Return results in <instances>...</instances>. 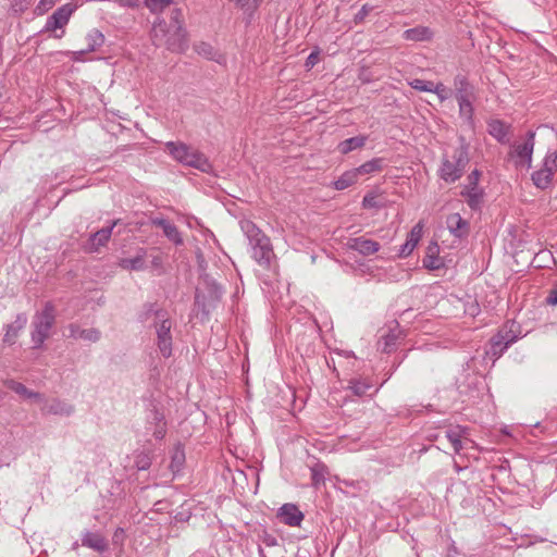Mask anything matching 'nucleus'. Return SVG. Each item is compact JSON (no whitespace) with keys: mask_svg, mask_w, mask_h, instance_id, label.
<instances>
[{"mask_svg":"<svg viewBox=\"0 0 557 557\" xmlns=\"http://www.w3.org/2000/svg\"><path fill=\"white\" fill-rule=\"evenodd\" d=\"M373 11V7L366 3L361 7L358 13L354 16V23L356 25L364 22L366 17Z\"/></svg>","mask_w":557,"mask_h":557,"instance_id":"a19ab883","label":"nucleus"},{"mask_svg":"<svg viewBox=\"0 0 557 557\" xmlns=\"http://www.w3.org/2000/svg\"><path fill=\"white\" fill-rule=\"evenodd\" d=\"M159 312H166L164 309L158 308L156 304H146L143 308V312L140 313V320L141 322H147L150 319H153L154 321H158V314Z\"/></svg>","mask_w":557,"mask_h":557,"instance_id":"f704fd0d","label":"nucleus"},{"mask_svg":"<svg viewBox=\"0 0 557 557\" xmlns=\"http://www.w3.org/2000/svg\"><path fill=\"white\" fill-rule=\"evenodd\" d=\"M431 92L436 94L442 102L447 100L451 95V90L447 88L443 83L433 84Z\"/></svg>","mask_w":557,"mask_h":557,"instance_id":"ea45409f","label":"nucleus"},{"mask_svg":"<svg viewBox=\"0 0 557 557\" xmlns=\"http://www.w3.org/2000/svg\"><path fill=\"white\" fill-rule=\"evenodd\" d=\"M346 246L348 249L358 251L364 257L376 253L381 248L377 242L364 236L348 238Z\"/></svg>","mask_w":557,"mask_h":557,"instance_id":"9d476101","label":"nucleus"},{"mask_svg":"<svg viewBox=\"0 0 557 557\" xmlns=\"http://www.w3.org/2000/svg\"><path fill=\"white\" fill-rule=\"evenodd\" d=\"M242 230L249 239L252 258L263 268H269L274 257L270 238L251 221L242 222Z\"/></svg>","mask_w":557,"mask_h":557,"instance_id":"f03ea898","label":"nucleus"},{"mask_svg":"<svg viewBox=\"0 0 557 557\" xmlns=\"http://www.w3.org/2000/svg\"><path fill=\"white\" fill-rule=\"evenodd\" d=\"M511 131V125L506 124L505 122L493 119L487 122V132L494 137L498 143L506 144L509 141V134Z\"/></svg>","mask_w":557,"mask_h":557,"instance_id":"f8f14e48","label":"nucleus"},{"mask_svg":"<svg viewBox=\"0 0 557 557\" xmlns=\"http://www.w3.org/2000/svg\"><path fill=\"white\" fill-rule=\"evenodd\" d=\"M115 225H116V221H114L112 223V225H110L108 227H103V228L97 231L96 233H94L88 240L87 249L90 252H94V251H98L100 249V247L106 246L112 235V231Z\"/></svg>","mask_w":557,"mask_h":557,"instance_id":"4468645a","label":"nucleus"},{"mask_svg":"<svg viewBox=\"0 0 557 557\" xmlns=\"http://www.w3.org/2000/svg\"><path fill=\"white\" fill-rule=\"evenodd\" d=\"M454 87H455V98L458 99H468V98H476L475 88L473 85L469 83L465 75H457L454 78Z\"/></svg>","mask_w":557,"mask_h":557,"instance_id":"2eb2a0df","label":"nucleus"},{"mask_svg":"<svg viewBox=\"0 0 557 557\" xmlns=\"http://www.w3.org/2000/svg\"><path fill=\"white\" fill-rule=\"evenodd\" d=\"M480 177L481 172L479 170H473L468 175V184L461 191V195L467 198L468 206L473 210L480 209L483 201V190L478 186Z\"/></svg>","mask_w":557,"mask_h":557,"instance_id":"1a4fd4ad","label":"nucleus"},{"mask_svg":"<svg viewBox=\"0 0 557 557\" xmlns=\"http://www.w3.org/2000/svg\"><path fill=\"white\" fill-rule=\"evenodd\" d=\"M149 424L151 425L152 434L157 440L164 437L166 433V423L164 421V416L161 412L154 411L149 420Z\"/></svg>","mask_w":557,"mask_h":557,"instance_id":"bb28decb","label":"nucleus"},{"mask_svg":"<svg viewBox=\"0 0 557 557\" xmlns=\"http://www.w3.org/2000/svg\"><path fill=\"white\" fill-rule=\"evenodd\" d=\"M318 62H319V52H318V51H312V52L308 55V58H307V60H306V64H305V65H306L308 69H311V67H313Z\"/></svg>","mask_w":557,"mask_h":557,"instance_id":"de8ad7c7","label":"nucleus"},{"mask_svg":"<svg viewBox=\"0 0 557 557\" xmlns=\"http://www.w3.org/2000/svg\"><path fill=\"white\" fill-rule=\"evenodd\" d=\"M184 15L181 9L171 12L170 21H157L151 29L154 46L166 47L172 52H182L187 47L186 30L183 26Z\"/></svg>","mask_w":557,"mask_h":557,"instance_id":"f257e3e1","label":"nucleus"},{"mask_svg":"<svg viewBox=\"0 0 557 557\" xmlns=\"http://www.w3.org/2000/svg\"><path fill=\"white\" fill-rule=\"evenodd\" d=\"M476 100V98H468V99H458V106H459V115L461 119H463L469 126H473V114H474V108L473 102Z\"/></svg>","mask_w":557,"mask_h":557,"instance_id":"a878e982","label":"nucleus"},{"mask_svg":"<svg viewBox=\"0 0 557 557\" xmlns=\"http://www.w3.org/2000/svg\"><path fill=\"white\" fill-rule=\"evenodd\" d=\"M358 174L356 170L346 171L338 180L334 182V187L337 190H344L357 182Z\"/></svg>","mask_w":557,"mask_h":557,"instance_id":"2f4dec72","label":"nucleus"},{"mask_svg":"<svg viewBox=\"0 0 557 557\" xmlns=\"http://www.w3.org/2000/svg\"><path fill=\"white\" fill-rule=\"evenodd\" d=\"M146 250L140 248L137 255L133 258H123L119 261V267L124 270L140 271L145 269Z\"/></svg>","mask_w":557,"mask_h":557,"instance_id":"4be33fe9","label":"nucleus"},{"mask_svg":"<svg viewBox=\"0 0 557 557\" xmlns=\"http://www.w3.org/2000/svg\"><path fill=\"white\" fill-rule=\"evenodd\" d=\"M120 5L122 7H137L140 2V0H116Z\"/></svg>","mask_w":557,"mask_h":557,"instance_id":"603ef678","label":"nucleus"},{"mask_svg":"<svg viewBox=\"0 0 557 557\" xmlns=\"http://www.w3.org/2000/svg\"><path fill=\"white\" fill-rule=\"evenodd\" d=\"M55 322V308L52 302L47 301L40 312L33 318L32 341L35 347H40L49 337L50 331Z\"/></svg>","mask_w":557,"mask_h":557,"instance_id":"20e7f679","label":"nucleus"},{"mask_svg":"<svg viewBox=\"0 0 557 557\" xmlns=\"http://www.w3.org/2000/svg\"><path fill=\"white\" fill-rule=\"evenodd\" d=\"M137 466L139 469L145 470L148 467V460L146 457L137 461Z\"/></svg>","mask_w":557,"mask_h":557,"instance_id":"864d4df0","label":"nucleus"},{"mask_svg":"<svg viewBox=\"0 0 557 557\" xmlns=\"http://www.w3.org/2000/svg\"><path fill=\"white\" fill-rule=\"evenodd\" d=\"M382 341L383 342H380V345L383 344L382 351L386 352V354H391L397 345L398 335L395 333H389V334L383 336Z\"/></svg>","mask_w":557,"mask_h":557,"instance_id":"e433bc0d","label":"nucleus"},{"mask_svg":"<svg viewBox=\"0 0 557 557\" xmlns=\"http://www.w3.org/2000/svg\"><path fill=\"white\" fill-rule=\"evenodd\" d=\"M13 387H14L15 392L20 395H24V396H28V397L37 396L36 394L28 393L25 385L18 384V385H13Z\"/></svg>","mask_w":557,"mask_h":557,"instance_id":"8fccbe9b","label":"nucleus"},{"mask_svg":"<svg viewBox=\"0 0 557 557\" xmlns=\"http://www.w3.org/2000/svg\"><path fill=\"white\" fill-rule=\"evenodd\" d=\"M546 304L549 306L557 305V283L548 290V295L546 297Z\"/></svg>","mask_w":557,"mask_h":557,"instance_id":"49530a36","label":"nucleus"},{"mask_svg":"<svg viewBox=\"0 0 557 557\" xmlns=\"http://www.w3.org/2000/svg\"><path fill=\"white\" fill-rule=\"evenodd\" d=\"M263 0H236L238 7L246 13L252 14Z\"/></svg>","mask_w":557,"mask_h":557,"instance_id":"4c0bfd02","label":"nucleus"},{"mask_svg":"<svg viewBox=\"0 0 557 557\" xmlns=\"http://www.w3.org/2000/svg\"><path fill=\"white\" fill-rule=\"evenodd\" d=\"M534 145L535 133L529 131L510 146L508 159L513 162L516 168L531 169Z\"/></svg>","mask_w":557,"mask_h":557,"instance_id":"39448f33","label":"nucleus"},{"mask_svg":"<svg viewBox=\"0 0 557 557\" xmlns=\"http://www.w3.org/2000/svg\"><path fill=\"white\" fill-rule=\"evenodd\" d=\"M467 429L460 425L451 426L447 432L446 436L450 442L455 453H459L462 448V440H466Z\"/></svg>","mask_w":557,"mask_h":557,"instance_id":"393cba45","label":"nucleus"},{"mask_svg":"<svg viewBox=\"0 0 557 557\" xmlns=\"http://www.w3.org/2000/svg\"><path fill=\"white\" fill-rule=\"evenodd\" d=\"M2 90H3V86L0 85V98L3 96Z\"/></svg>","mask_w":557,"mask_h":557,"instance_id":"bf43d9fd","label":"nucleus"},{"mask_svg":"<svg viewBox=\"0 0 557 557\" xmlns=\"http://www.w3.org/2000/svg\"><path fill=\"white\" fill-rule=\"evenodd\" d=\"M170 223H171L170 221H168L163 218H152L151 219V224L154 226L161 227L162 231H164L165 227H168Z\"/></svg>","mask_w":557,"mask_h":557,"instance_id":"09e8293b","label":"nucleus"},{"mask_svg":"<svg viewBox=\"0 0 557 557\" xmlns=\"http://www.w3.org/2000/svg\"><path fill=\"white\" fill-rule=\"evenodd\" d=\"M277 518L284 524L299 527L304 515L294 504H285L278 509Z\"/></svg>","mask_w":557,"mask_h":557,"instance_id":"9b49d317","label":"nucleus"},{"mask_svg":"<svg viewBox=\"0 0 557 557\" xmlns=\"http://www.w3.org/2000/svg\"><path fill=\"white\" fill-rule=\"evenodd\" d=\"M165 147H166L168 151L170 152V154L175 160L180 161L181 163H183L187 153H189V151L193 149L188 145H186L184 143H180V141L178 143L169 141L165 144Z\"/></svg>","mask_w":557,"mask_h":557,"instance_id":"cd10ccee","label":"nucleus"},{"mask_svg":"<svg viewBox=\"0 0 557 557\" xmlns=\"http://www.w3.org/2000/svg\"><path fill=\"white\" fill-rule=\"evenodd\" d=\"M440 247L436 243H431L428 246L426 255L423 259V265L430 270H437L443 265V261L438 258Z\"/></svg>","mask_w":557,"mask_h":557,"instance_id":"b1692460","label":"nucleus"},{"mask_svg":"<svg viewBox=\"0 0 557 557\" xmlns=\"http://www.w3.org/2000/svg\"><path fill=\"white\" fill-rule=\"evenodd\" d=\"M362 206L366 209L379 208L380 205H379V201H377V197L375 195H373V194H367L363 197Z\"/></svg>","mask_w":557,"mask_h":557,"instance_id":"37998d69","label":"nucleus"},{"mask_svg":"<svg viewBox=\"0 0 557 557\" xmlns=\"http://www.w3.org/2000/svg\"><path fill=\"white\" fill-rule=\"evenodd\" d=\"M446 224L448 230L456 237H462L468 233V222L459 213H453L447 216Z\"/></svg>","mask_w":557,"mask_h":557,"instance_id":"aec40b11","label":"nucleus"},{"mask_svg":"<svg viewBox=\"0 0 557 557\" xmlns=\"http://www.w3.org/2000/svg\"><path fill=\"white\" fill-rule=\"evenodd\" d=\"M331 359L335 371H337V367L344 372L352 371L357 363V359L351 351H337L335 352V357Z\"/></svg>","mask_w":557,"mask_h":557,"instance_id":"f3484780","label":"nucleus"},{"mask_svg":"<svg viewBox=\"0 0 557 557\" xmlns=\"http://www.w3.org/2000/svg\"><path fill=\"white\" fill-rule=\"evenodd\" d=\"M185 462V451L181 446L174 447L171 455L170 468L173 473L178 472Z\"/></svg>","mask_w":557,"mask_h":557,"instance_id":"72a5a7b5","label":"nucleus"},{"mask_svg":"<svg viewBox=\"0 0 557 557\" xmlns=\"http://www.w3.org/2000/svg\"><path fill=\"white\" fill-rule=\"evenodd\" d=\"M121 533H123V530H117V531L114 533V537L121 536Z\"/></svg>","mask_w":557,"mask_h":557,"instance_id":"13d9d810","label":"nucleus"},{"mask_svg":"<svg viewBox=\"0 0 557 557\" xmlns=\"http://www.w3.org/2000/svg\"><path fill=\"white\" fill-rule=\"evenodd\" d=\"M468 163V149L461 145L455 148L450 154L444 153L438 175L446 183H454L463 175Z\"/></svg>","mask_w":557,"mask_h":557,"instance_id":"7ed1b4c3","label":"nucleus"},{"mask_svg":"<svg viewBox=\"0 0 557 557\" xmlns=\"http://www.w3.org/2000/svg\"><path fill=\"white\" fill-rule=\"evenodd\" d=\"M27 323V317L24 313L17 314L15 321L7 325V332L4 334V343L12 345L15 343L18 333L25 327Z\"/></svg>","mask_w":557,"mask_h":557,"instance_id":"6ab92c4d","label":"nucleus"},{"mask_svg":"<svg viewBox=\"0 0 557 557\" xmlns=\"http://www.w3.org/2000/svg\"><path fill=\"white\" fill-rule=\"evenodd\" d=\"M82 542L84 546H88L98 552H102L107 548L104 539L97 533L87 532L82 539Z\"/></svg>","mask_w":557,"mask_h":557,"instance_id":"c756f323","label":"nucleus"},{"mask_svg":"<svg viewBox=\"0 0 557 557\" xmlns=\"http://www.w3.org/2000/svg\"><path fill=\"white\" fill-rule=\"evenodd\" d=\"M384 160L382 158H374L370 161L364 162L359 168L355 169L358 176L372 174L375 172H380L383 169Z\"/></svg>","mask_w":557,"mask_h":557,"instance_id":"7c9ffc66","label":"nucleus"},{"mask_svg":"<svg viewBox=\"0 0 557 557\" xmlns=\"http://www.w3.org/2000/svg\"><path fill=\"white\" fill-rule=\"evenodd\" d=\"M86 50L95 51L97 48L101 47L104 42L103 34L98 29H91L86 36Z\"/></svg>","mask_w":557,"mask_h":557,"instance_id":"473e14b6","label":"nucleus"},{"mask_svg":"<svg viewBox=\"0 0 557 557\" xmlns=\"http://www.w3.org/2000/svg\"><path fill=\"white\" fill-rule=\"evenodd\" d=\"M195 50L198 54L207 59H213L215 54L213 47L203 41L195 45Z\"/></svg>","mask_w":557,"mask_h":557,"instance_id":"58836bf2","label":"nucleus"},{"mask_svg":"<svg viewBox=\"0 0 557 557\" xmlns=\"http://www.w3.org/2000/svg\"><path fill=\"white\" fill-rule=\"evenodd\" d=\"M557 174V149L548 152L542 166L532 173V181L537 188L546 189L553 183Z\"/></svg>","mask_w":557,"mask_h":557,"instance_id":"0eeeda50","label":"nucleus"},{"mask_svg":"<svg viewBox=\"0 0 557 557\" xmlns=\"http://www.w3.org/2000/svg\"><path fill=\"white\" fill-rule=\"evenodd\" d=\"M351 388H354L355 394H360L359 385H354Z\"/></svg>","mask_w":557,"mask_h":557,"instance_id":"5fc2aeb1","label":"nucleus"},{"mask_svg":"<svg viewBox=\"0 0 557 557\" xmlns=\"http://www.w3.org/2000/svg\"><path fill=\"white\" fill-rule=\"evenodd\" d=\"M121 533H123V530H117V531L114 533V537L121 536Z\"/></svg>","mask_w":557,"mask_h":557,"instance_id":"4d7b16f0","label":"nucleus"},{"mask_svg":"<svg viewBox=\"0 0 557 557\" xmlns=\"http://www.w3.org/2000/svg\"><path fill=\"white\" fill-rule=\"evenodd\" d=\"M497 334L503 335V337H504L503 342H505V345H507L508 347L512 343H515L516 338H517V336L513 334V332L511 330H507V329L499 330Z\"/></svg>","mask_w":557,"mask_h":557,"instance_id":"c03bdc74","label":"nucleus"},{"mask_svg":"<svg viewBox=\"0 0 557 557\" xmlns=\"http://www.w3.org/2000/svg\"><path fill=\"white\" fill-rule=\"evenodd\" d=\"M433 36V30L430 27L422 25L406 29L403 33V38L410 41H430Z\"/></svg>","mask_w":557,"mask_h":557,"instance_id":"a211bd4d","label":"nucleus"},{"mask_svg":"<svg viewBox=\"0 0 557 557\" xmlns=\"http://www.w3.org/2000/svg\"><path fill=\"white\" fill-rule=\"evenodd\" d=\"M422 236V225L420 223H418L417 225H414L410 233L408 234V238L406 240V243L401 246L400 250H399V256L400 257H407L409 256L412 250L414 249V247L417 246V244L419 243L420 238Z\"/></svg>","mask_w":557,"mask_h":557,"instance_id":"412c9836","label":"nucleus"},{"mask_svg":"<svg viewBox=\"0 0 557 557\" xmlns=\"http://www.w3.org/2000/svg\"><path fill=\"white\" fill-rule=\"evenodd\" d=\"M183 164L195 168L202 172H207L211 168L207 157L194 148L189 151V153H187Z\"/></svg>","mask_w":557,"mask_h":557,"instance_id":"dca6fc26","label":"nucleus"},{"mask_svg":"<svg viewBox=\"0 0 557 557\" xmlns=\"http://www.w3.org/2000/svg\"><path fill=\"white\" fill-rule=\"evenodd\" d=\"M503 335L495 334L490 339V347L486 350V354L495 359L499 358L503 355V352L508 348V346L505 345V342H503Z\"/></svg>","mask_w":557,"mask_h":557,"instance_id":"c85d7f7f","label":"nucleus"},{"mask_svg":"<svg viewBox=\"0 0 557 557\" xmlns=\"http://www.w3.org/2000/svg\"><path fill=\"white\" fill-rule=\"evenodd\" d=\"M163 233H164L165 237L169 240H171L172 243H174L175 245H177V246L183 245L184 240H183L182 234L175 224L170 223L169 226L165 227Z\"/></svg>","mask_w":557,"mask_h":557,"instance_id":"c9c22d12","label":"nucleus"},{"mask_svg":"<svg viewBox=\"0 0 557 557\" xmlns=\"http://www.w3.org/2000/svg\"><path fill=\"white\" fill-rule=\"evenodd\" d=\"M55 1L57 0H40L37 9L46 11V10L50 9L55 3Z\"/></svg>","mask_w":557,"mask_h":557,"instance_id":"3c124183","label":"nucleus"},{"mask_svg":"<svg viewBox=\"0 0 557 557\" xmlns=\"http://www.w3.org/2000/svg\"><path fill=\"white\" fill-rule=\"evenodd\" d=\"M433 84H434L433 82L418 79V78L413 79L412 82H410V86L413 89H417V90H420V91H428V92L432 91Z\"/></svg>","mask_w":557,"mask_h":557,"instance_id":"79ce46f5","label":"nucleus"},{"mask_svg":"<svg viewBox=\"0 0 557 557\" xmlns=\"http://www.w3.org/2000/svg\"><path fill=\"white\" fill-rule=\"evenodd\" d=\"M368 137L364 135H359L355 137H350L341 141L337 145V150L342 154H347L356 149L362 148L367 143Z\"/></svg>","mask_w":557,"mask_h":557,"instance_id":"5701e85b","label":"nucleus"},{"mask_svg":"<svg viewBox=\"0 0 557 557\" xmlns=\"http://www.w3.org/2000/svg\"><path fill=\"white\" fill-rule=\"evenodd\" d=\"M172 0H146L147 7L151 10L163 9L168 7Z\"/></svg>","mask_w":557,"mask_h":557,"instance_id":"a18cd8bd","label":"nucleus"},{"mask_svg":"<svg viewBox=\"0 0 557 557\" xmlns=\"http://www.w3.org/2000/svg\"><path fill=\"white\" fill-rule=\"evenodd\" d=\"M158 321H154V329L157 334V346L160 354L164 358H170L172 355V322L168 312H159Z\"/></svg>","mask_w":557,"mask_h":557,"instance_id":"423d86ee","label":"nucleus"},{"mask_svg":"<svg viewBox=\"0 0 557 557\" xmlns=\"http://www.w3.org/2000/svg\"><path fill=\"white\" fill-rule=\"evenodd\" d=\"M66 331L69 332L66 336L73 339L97 342L100 338V332L97 329H82L76 323L69 324Z\"/></svg>","mask_w":557,"mask_h":557,"instance_id":"ddd939ff","label":"nucleus"},{"mask_svg":"<svg viewBox=\"0 0 557 557\" xmlns=\"http://www.w3.org/2000/svg\"><path fill=\"white\" fill-rule=\"evenodd\" d=\"M343 380H347V377H344ZM348 382H349L350 384L359 383L356 379H352V377H351V379H348Z\"/></svg>","mask_w":557,"mask_h":557,"instance_id":"6e6d98bb","label":"nucleus"},{"mask_svg":"<svg viewBox=\"0 0 557 557\" xmlns=\"http://www.w3.org/2000/svg\"><path fill=\"white\" fill-rule=\"evenodd\" d=\"M74 7L71 3L64 4L59 8L54 13L48 17L44 32H52L53 37L60 39L64 35V26L69 23Z\"/></svg>","mask_w":557,"mask_h":557,"instance_id":"6e6552de","label":"nucleus"}]
</instances>
